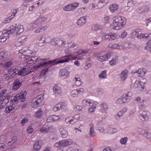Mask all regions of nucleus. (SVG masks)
Segmentation results:
<instances>
[{"mask_svg":"<svg viewBox=\"0 0 151 151\" xmlns=\"http://www.w3.org/2000/svg\"><path fill=\"white\" fill-rule=\"evenodd\" d=\"M127 35V33L126 31L123 32L121 34V37L122 38L125 37Z\"/></svg>","mask_w":151,"mask_h":151,"instance_id":"64","label":"nucleus"},{"mask_svg":"<svg viewBox=\"0 0 151 151\" xmlns=\"http://www.w3.org/2000/svg\"><path fill=\"white\" fill-rule=\"evenodd\" d=\"M99 77L101 79H105L107 78L106 71L104 70L99 75Z\"/></svg>","mask_w":151,"mask_h":151,"instance_id":"38","label":"nucleus"},{"mask_svg":"<svg viewBox=\"0 0 151 151\" xmlns=\"http://www.w3.org/2000/svg\"><path fill=\"white\" fill-rule=\"evenodd\" d=\"M65 53L66 55L64 56L60 60L55 59L49 61H45L39 63L37 66L38 68H40L41 66H43L44 68L41 71V73L43 75H45V73L49 70V67L50 66V64H57L60 63H63L65 62H68L73 60L76 59L75 57L73 58H70V57L73 55L71 53V50L68 48L66 49L65 50Z\"/></svg>","mask_w":151,"mask_h":151,"instance_id":"1","label":"nucleus"},{"mask_svg":"<svg viewBox=\"0 0 151 151\" xmlns=\"http://www.w3.org/2000/svg\"><path fill=\"white\" fill-rule=\"evenodd\" d=\"M33 131V128L32 127L31 124H30L28 128L27 132L29 134L32 132Z\"/></svg>","mask_w":151,"mask_h":151,"instance_id":"57","label":"nucleus"},{"mask_svg":"<svg viewBox=\"0 0 151 151\" xmlns=\"http://www.w3.org/2000/svg\"><path fill=\"white\" fill-rule=\"evenodd\" d=\"M43 114V111L41 109H38L34 115V116L37 118H41Z\"/></svg>","mask_w":151,"mask_h":151,"instance_id":"34","label":"nucleus"},{"mask_svg":"<svg viewBox=\"0 0 151 151\" xmlns=\"http://www.w3.org/2000/svg\"><path fill=\"white\" fill-rule=\"evenodd\" d=\"M132 95V93L131 91L127 92L124 93L121 96L122 99L123 104L128 103L131 99Z\"/></svg>","mask_w":151,"mask_h":151,"instance_id":"11","label":"nucleus"},{"mask_svg":"<svg viewBox=\"0 0 151 151\" xmlns=\"http://www.w3.org/2000/svg\"><path fill=\"white\" fill-rule=\"evenodd\" d=\"M147 46L145 47V49L146 50H149L150 48H151V40H149L147 43Z\"/></svg>","mask_w":151,"mask_h":151,"instance_id":"53","label":"nucleus"},{"mask_svg":"<svg viewBox=\"0 0 151 151\" xmlns=\"http://www.w3.org/2000/svg\"><path fill=\"white\" fill-rule=\"evenodd\" d=\"M53 90L54 93L56 94H60L62 92L61 88L57 85H55Z\"/></svg>","mask_w":151,"mask_h":151,"instance_id":"32","label":"nucleus"},{"mask_svg":"<svg viewBox=\"0 0 151 151\" xmlns=\"http://www.w3.org/2000/svg\"><path fill=\"white\" fill-rule=\"evenodd\" d=\"M24 31V27L23 25H19L17 26H11L8 29H5L0 32V41L4 42L7 39L10 35L13 33L16 35H19Z\"/></svg>","mask_w":151,"mask_h":151,"instance_id":"2","label":"nucleus"},{"mask_svg":"<svg viewBox=\"0 0 151 151\" xmlns=\"http://www.w3.org/2000/svg\"><path fill=\"white\" fill-rule=\"evenodd\" d=\"M128 1V5L129 6H126L124 8V10L128 11V10L129 9H130V11L132 10V8L130 7H129V6H132L134 5L135 4V2L133 1V0H127Z\"/></svg>","mask_w":151,"mask_h":151,"instance_id":"35","label":"nucleus"},{"mask_svg":"<svg viewBox=\"0 0 151 151\" xmlns=\"http://www.w3.org/2000/svg\"><path fill=\"white\" fill-rule=\"evenodd\" d=\"M8 96L7 95L5 97V98H4V97H3L1 98V99L2 100V101L1 103V104L3 106H5L9 102V100L8 99V98H6V97H7Z\"/></svg>","mask_w":151,"mask_h":151,"instance_id":"46","label":"nucleus"},{"mask_svg":"<svg viewBox=\"0 0 151 151\" xmlns=\"http://www.w3.org/2000/svg\"><path fill=\"white\" fill-rule=\"evenodd\" d=\"M127 46V43L125 42H123L122 43L119 42L117 44H110L108 46L110 48L119 49L121 47L123 49H126Z\"/></svg>","mask_w":151,"mask_h":151,"instance_id":"9","label":"nucleus"},{"mask_svg":"<svg viewBox=\"0 0 151 151\" xmlns=\"http://www.w3.org/2000/svg\"><path fill=\"white\" fill-rule=\"evenodd\" d=\"M110 53H108L103 56H98L97 57V60L101 62H103L107 60L110 57Z\"/></svg>","mask_w":151,"mask_h":151,"instance_id":"25","label":"nucleus"},{"mask_svg":"<svg viewBox=\"0 0 151 151\" xmlns=\"http://www.w3.org/2000/svg\"><path fill=\"white\" fill-rule=\"evenodd\" d=\"M66 104L64 102L56 104L53 108V110L54 111H57L66 106Z\"/></svg>","mask_w":151,"mask_h":151,"instance_id":"22","label":"nucleus"},{"mask_svg":"<svg viewBox=\"0 0 151 151\" xmlns=\"http://www.w3.org/2000/svg\"><path fill=\"white\" fill-rule=\"evenodd\" d=\"M134 111H130L129 114V116L130 118H132L134 117L135 116V114H134Z\"/></svg>","mask_w":151,"mask_h":151,"instance_id":"63","label":"nucleus"},{"mask_svg":"<svg viewBox=\"0 0 151 151\" xmlns=\"http://www.w3.org/2000/svg\"><path fill=\"white\" fill-rule=\"evenodd\" d=\"M38 42L39 43L38 45L40 46H41L43 45L42 44H43L45 42V38L42 37H40L38 40Z\"/></svg>","mask_w":151,"mask_h":151,"instance_id":"48","label":"nucleus"},{"mask_svg":"<svg viewBox=\"0 0 151 151\" xmlns=\"http://www.w3.org/2000/svg\"><path fill=\"white\" fill-rule=\"evenodd\" d=\"M47 17L46 16H41L36 20L32 22L28 26L29 28L30 29H34L38 27L39 25L42 24V22L46 21Z\"/></svg>","mask_w":151,"mask_h":151,"instance_id":"4","label":"nucleus"},{"mask_svg":"<svg viewBox=\"0 0 151 151\" xmlns=\"http://www.w3.org/2000/svg\"><path fill=\"white\" fill-rule=\"evenodd\" d=\"M13 63V62L11 61H9L5 62L4 64L3 65L1 64V65H2V67L3 66L4 68H8L12 65Z\"/></svg>","mask_w":151,"mask_h":151,"instance_id":"37","label":"nucleus"},{"mask_svg":"<svg viewBox=\"0 0 151 151\" xmlns=\"http://www.w3.org/2000/svg\"><path fill=\"white\" fill-rule=\"evenodd\" d=\"M72 142V141L71 139L63 140L55 143L54 146L56 148L64 147L71 145Z\"/></svg>","mask_w":151,"mask_h":151,"instance_id":"7","label":"nucleus"},{"mask_svg":"<svg viewBox=\"0 0 151 151\" xmlns=\"http://www.w3.org/2000/svg\"><path fill=\"white\" fill-rule=\"evenodd\" d=\"M101 28V27L99 24H96L93 25L91 28L92 30L96 31L98 29H100Z\"/></svg>","mask_w":151,"mask_h":151,"instance_id":"45","label":"nucleus"},{"mask_svg":"<svg viewBox=\"0 0 151 151\" xmlns=\"http://www.w3.org/2000/svg\"><path fill=\"white\" fill-rule=\"evenodd\" d=\"M19 70L16 68L13 67V75L14 76H15L17 74H19Z\"/></svg>","mask_w":151,"mask_h":151,"instance_id":"59","label":"nucleus"},{"mask_svg":"<svg viewBox=\"0 0 151 151\" xmlns=\"http://www.w3.org/2000/svg\"><path fill=\"white\" fill-rule=\"evenodd\" d=\"M123 115V114L120 111L116 114L115 115L114 118L116 119H118Z\"/></svg>","mask_w":151,"mask_h":151,"instance_id":"51","label":"nucleus"},{"mask_svg":"<svg viewBox=\"0 0 151 151\" xmlns=\"http://www.w3.org/2000/svg\"><path fill=\"white\" fill-rule=\"evenodd\" d=\"M18 9H14L12 12V13L11 14V15L10 16L12 17L13 18L16 15L17 13V11Z\"/></svg>","mask_w":151,"mask_h":151,"instance_id":"61","label":"nucleus"},{"mask_svg":"<svg viewBox=\"0 0 151 151\" xmlns=\"http://www.w3.org/2000/svg\"><path fill=\"white\" fill-rule=\"evenodd\" d=\"M89 135L91 137H92L96 135V133L95 131L94 125L92 123H91L89 125Z\"/></svg>","mask_w":151,"mask_h":151,"instance_id":"30","label":"nucleus"},{"mask_svg":"<svg viewBox=\"0 0 151 151\" xmlns=\"http://www.w3.org/2000/svg\"><path fill=\"white\" fill-rule=\"evenodd\" d=\"M136 132L139 134H142L144 136L145 133L147 132V130H143L141 128H139L137 129Z\"/></svg>","mask_w":151,"mask_h":151,"instance_id":"40","label":"nucleus"},{"mask_svg":"<svg viewBox=\"0 0 151 151\" xmlns=\"http://www.w3.org/2000/svg\"><path fill=\"white\" fill-rule=\"evenodd\" d=\"M150 113L148 111H143L138 114L139 118L142 121H147L150 116Z\"/></svg>","mask_w":151,"mask_h":151,"instance_id":"10","label":"nucleus"},{"mask_svg":"<svg viewBox=\"0 0 151 151\" xmlns=\"http://www.w3.org/2000/svg\"><path fill=\"white\" fill-rule=\"evenodd\" d=\"M27 37L26 35L23 36L18 39L17 41L16 42L17 45L18 43L19 44L17 46L23 44L25 42L27 41Z\"/></svg>","mask_w":151,"mask_h":151,"instance_id":"27","label":"nucleus"},{"mask_svg":"<svg viewBox=\"0 0 151 151\" xmlns=\"http://www.w3.org/2000/svg\"><path fill=\"white\" fill-rule=\"evenodd\" d=\"M105 5L103 4L102 2L100 0H99L97 3V6L98 7V9H101L104 7Z\"/></svg>","mask_w":151,"mask_h":151,"instance_id":"54","label":"nucleus"},{"mask_svg":"<svg viewBox=\"0 0 151 151\" xmlns=\"http://www.w3.org/2000/svg\"><path fill=\"white\" fill-rule=\"evenodd\" d=\"M70 4H71L72 8L73 10L78 6L79 4L78 2H76Z\"/></svg>","mask_w":151,"mask_h":151,"instance_id":"56","label":"nucleus"},{"mask_svg":"<svg viewBox=\"0 0 151 151\" xmlns=\"http://www.w3.org/2000/svg\"><path fill=\"white\" fill-rule=\"evenodd\" d=\"M42 140H38L36 141L33 144V149L35 151L39 150L42 146Z\"/></svg>","mask_w":151,"mask_h":151,"instance_id":"19","label":"nucleus"},{"mask_svg":"<svg viewBox=\"0 0 151 151\" xmlns=\"http://www.w3.org/2000/svg\"><path fill=\"white\" fill-rule=\"evenodd\" d=\"M113 19L114 22L111 26L116 30H119L123 27L127 22L126 19L122 16H116L113 17Z\"/></svg>","mask_w":151,"mask_h":151,"instance_id":"3","label":"nucleus"},{"mask_svg":"<svg viewBox=\"0 0 151 151\" xmlns=\"http://www.w3.org/2000/svg\"><path fill=\"white\" fill-rule=\"evenodd\" d=\"M134 74L137 73L139 74V76H143L146 73V69L145 68H140L137 71L134 72Z\"/></svg>","mask_w":151,"mask_h":151,"instance_id":"31","label":"nucleus"},{"mask_svg":"<svg viewBox=\"0 0 151 151\" xmlns=\"http://www.w3.org/2000/svg\"><path fill=\"white\" fill-rule=\"evenodd\" d=\"M119 7V5L116 4H111L109 8V11L111 13H114L117 11Z\"/></svg>","mask_w":151,"mask_h":151,"instance_id":"26","label":"nucleus"},{"mask_svg":"<svg viewBox=\"0 0 151 151\" xmlns=\"http://www.w3.org/2000/svg\"><path fill=\"white\" fill-rule=\"evenodd\" d=\"M59 131L60 133L61 137L63 138H66L68 135V132L67 131L63 128H60Z\"/></svg>","mask_w":151,"mask_h":151,"instance_id":"33","label":"nucleus"},{"mask_svg":"<svg viewBox=\"0 0 151 151\" xmlns=\"http://www.w3.org/2000/svg\"><path fill=\"white\" fill-rule=\"evenodd\" d=\"M139 107L141 109L145 108L146 106V103L145 101L144 100H142L138 104Z\"/></svg>","mask_w":151,"mask_h":151,"instance_id":"41","label":"nucleus"},{"mask_svg":"<svg viewBox=\"0 0 151 151\" xmlns=\"http://www.w3.org/2000/svg\"><path fill=\"white\" fill-rule=\"evenodd\" d=\"M74 83L75 85L77 86H80L82 84V82L79 78L75 77L74 78Z\"/></svg>","mask_w":151,"mask_h":151,"instance_id":"39","label":"nucleus"},{"mask_svg":"<svg viewBox=\"0 0 151 151\" xmlns=\"http://www.w3.org/2000/svg\"><path fill=\"white\" fill-rule=\"evenodd\" d=\"M88 8L90 10L98 9V7L97 6V5H96V4L94 3L90 4L88 7Z\"/></svg>","mask_w":151,"mask_h":151,"instance_id":"44","label":"nucleus"},{"mask_svg":"<svg viewBox=\"0 0 151 151\" xmlns=\"http://www.w3.org/2000/svg\"><path fill=\"white\" fill-rule=\"evenodd\" d=\"M128 73V71L127 69H125L122 71L119 75L121 80L122 81L125 80L127 77Z\"/></svg>","mask_w":151,"mask_h":151,"instance_id":"29","label":"nucleus"},{"mask_svg":"<svg viewBox=\"0 0 151 151\" xmlns=\"http://www.w3.org/2000/svg\"><path fill=\"white\" fill-rule=\"evenodd\" d=\"M13 18L10 16L6 19L4 21V22L5 24L9 22Z\"/></svg>","mask_w":151,"mask_h":151,"instance_id":"60","label":"nucleus"},{"mask_svg":"<svg viewBox=\"0 0 151 151\" xmlns=\"http://www.w3.org/2000/svg\"><path fill=\"white\" fill-rule=\"evenodd\" d=\"M68 67H65V68L60 70L59 75L63 78H65L70 76V72L68 70Z\"/></svg>","mask_w":151,"mask_h":151,"instance_id":"13","label":"nucleus"},{"mask_svg":"<svg viewBox=\"0 0 151 151\" xmlns=\"http://www.w3.org/2000/svg\"><path fill=\"white\" fill-rule=\"evenodd\" d=\"M63 10L65 11H70L73 10L70 4H68L65 6L63 8Z\"/></svg>","mask_w":151,"mask_h":151,"instance_id":"42","label":"nucleus"},{"mask_svg":"<svg viewBox=\"0 0 151 151\" xmlns=\"http://www.w3.org/2000/svg\"><path fill=\"white\" fill-rule=\"evenodd\" d=\"M84 90V89L83 88L74 90L71 92V96L73 97H77L78 94L83 93Z\"/></svg>","mask_w":151,"mask_h":151,"instance_id":"20","label":"nucleus"},{"mask_svg":"<svg viewBox=\"0 0 151 151\" xmlns=\"http://www.w3.org/2000/svg\"><path fill=\"white\" fill-rule=\"evenodd\" d=\"M151 34H145L141 33H138L137 37L138 39H150L151 38Z\"/></svg>","mask_w":151,"mask_h":151,"instance_id":"24","label":"nucleus"},{"mask_svg":"<svg viewBox=\"0 0 151 151\" xmlns=\"http://www.w3.org/2000/svg\"><path fill=\"white\" fill-rule=\"evenodd\" d=\"M27 94V92L26 91L21 92L14 96L13 99L11 100V102L13 103L19 101L21 102H24L26 99Z\"/></svg>","mask_w":151,"mask_h":151,"instance_id":"6","label":"nucleus"},{"mask_svg":"<svg viewBox=\"0 0 151 151\" xmlns=\"http://www.w3.org/2000/svg\"><path fill=\"white\" fill-rule=\"evenodd\" d=\"M87 20L85 17H83L79 18L77 21L76 24L82 27L86 23Z\"/></svg>","mask_w":151,"mask_h":151,"instance_id":"23","label":"nucleus"},{"mask_svg":"<svg viewBox=\"0 0 151 151\" xmlns=\"http://www.w3.org/2000/svg\"><path fill=\"white\" fill-rule=\"evenodd\" d=\"M141 12H147L149 11L150 10V8H149L148 6H145L142 7L141 8Z\"/></svg>","mask_w":151,"mask_h":151,"instance_id":"49","label":"nucleus"},{"mask_svg":"<svg viewBox=\"0 0 151 151\" xmlns=\"http://www.w3.org/2000/svg\"><path fill=\"white\" fill-rule=\"evenodd\" d=\"M127 138L126 137L122 138L120 140V142L122 144L124 145L127 142Z\"/></svg>","mask_w":151,"mask_h":151,"instance_id":"55","label":"nucleus"},{"mask_svg":"<svg viewBox=\"0 0 151 151\" xmlns=\"http://www.w3.org/2000/svg\"><path fill=\"white\" fill-rule=\"evenodd\" d=\"M47 28L46 26H42L38 27L34 31V32L36 33H38L42 32Z\"/></svg>","mask_w":151,"mask_h":151,"instance_id":"36","label":"nucleus"},{"mask_svg":"<svg viewBox=\"0 0 151 151\" xmlns=\"http://www.w3.org/2000/svg\"><path fill=\"white\" fill-rule=\"evenodd\" d=\"M117 130L116 128H110L107 131L109 133L112 134L116 132Z\"/></svg>","mask_w":151,"mask_h":151,"instance_id":"50","label":"nucleus"},{"mask_svg":"<svg viewBox=\"0 0 151 151\" xmlns=\"http://www.w3.org/2000/svg\"><path fill=\"white\" fill-rule=\"evenodd\" d=\"M146 82V79L142 78L140 81L136 80L132 85V87L134 88H137L139 90L141 91L144 89L145 84Z\"/></svg>","mask_w":151,"mask_h":151,"instance_id":"5","label":"nucleus"},{"mask_svg":"<svg viewBox=\"0 0 151 151\" xmlns=\"http://www.w3.org/2000/svg\"><path fill=\"white\" fill-rule=\"evenodd\" d=\"M43 97L42 95H39L33 99L32 101L31 106L32 108H35L37 107L42 101Z\"/></svg>","mask_w":151,"mask_h":151,"instance_id":"8","label":"nucleus"},{"mask_svg":"<svg viewBox=\"0 0 151 151\" xmlns=\"http://www.w3.org/2000/svg\"><path fill=\"white\" fill-rule=\"evenodd\" d=\"M61 116V115L57 116L55 115H51L49 116L47 118V121L48 123L55 122L59 120Z\"/></svg>","mask_w":151,"mask_h":151,"instance_id":"21","label":"nucleus"},{"mask_svg":"<svg viewBox=\"0 0 151 151\" xmlns=\"http://www.w3.org/2000/svg\"><path fill=\"white\" fill-rule=\"evenodd\" d=\"M22 83V81L19 78L16 79L14 81L12 85V89L13 91H16L21 86Z\"/></svg>","mask_w":151,"mask_h":151,"instance_id":"15","label":"nucleus"},{"mask_svg":"<svg viewBox=\"0 0 151 151\" xmlns=\"http://www.w3.org/2000/svg\"><path fill=\"white\" fill-rule=\"evenodd\" d=\"M14 108V107L12 106H8L5 109L6 112L7 113H9L13 110Z\"/></svg>","mask_w":151,"mask_h":151,"instance_id":"47","label":"nucleus"},{"mask_svg":"<svg viewBox=\"0 0 151 151\" xmlns=\"http://www.w3.org/2000/svg\"><path fill=\"white\" fill-rule=\"evenodd\" d=\"M118 38V35L116 33H110L106 34L102 37L103 40H109L110 41H113L116 39Z\"/></svg>","mask_w":151,"mask_h":151,"instance_id":"12","label":"nucleus"},{"mask_svg":"<svg viewBox=\"0 0 151 151\" xmlns=\"http://www.w3.org/2000/svg\"><path fill=\"white\" fill-rule=\"evenodd\" d=\"M51 128V127L48 126H47L46 127H43L40 129V131L42 132L45 133L47 132Z\"/></svg>","mask_w":151,"mask_h":151,"instance_id":"43","label":"nucleus"},{"mask_svg":"<svg viewBox=\"0 0 151 151\" xmlns=\"http://www.w3.org/2000/svg\"><path fill=\"white\" fill-rule=\"evenodd\" d=\"M100 111L102 113L105 112L108 109L107 104L105 102H103L99 105Z\"/></svg>","mask_w":151,"mask_h":151,"instance_id":"28","label":"nucleus"},{"mask_svg":"<svg viewBox=\"0 0 151 151\" xmlns=\"http://www.w3.org/2000/svg\"><path fill=\"white\" fill-rule=\"evenodd\" d=\"M144 136L147 138L151 139V132H148L147 130V132L145 133Z\"/></svg>","mask_w":151,"mask_h":151,"instance_id":"58","label":"nucleus"},{"mask_svg":"<svg viewBox=\"0 0 151 151\" xmlns=\"http://www.w3.org/2000/svg\"><path fill=\"white\" fill-rule=\"evenodd\" d=\"M32 72L30 68H23L20 69L18 75L22 76L26 75Z\"/></svg>","mask_w":151,"mask_h":151,"instance_id":"18","label":"nucleus"},{"mask_svg":"<svg viewBox=\"0 0 151 151\" xmlns=\"http://www.w3.org/2000/svg\"><path fill=\"white\" fill-rule=\"evenodd\" d=\"M117 60L116 58L112 59L110 61L109 64L111 65H115L117 63Z\"/></svg>","mask_w":151,"mask_h":151,"instance_id":"52","label":"nucleus"},{"mask_svg":"<svg viewBox=\"0 0 151 151\" xmlns=\"http://www.w3.org/2000/svg\"><path fill=\"white\" fill-rule=\"evenodd\" d=\"M51 43L59 47H62L65 45V42L62 39L57 38L52 40Z\"/></svg>","mask_w":151,"mask_h":151,"instance_id":"17","label":"nucleus"},{"mask_svg":"<svg viewBox=\"0 0 151 151\" xmlns=\"http://www.w3.org/2000/svg\"><path fill=\"white\" fill-rule=\"evenodd\" d=\"M82 104L84 105L91 106L93 105H97L98 103L97 101H94L93 100L90 99H86L82 101Z\"/></svg>","mask_w":151,"mask_h":151,"instance_id":"16","label":"nucleus"},{"mask_svg":"<svg viewBox=\"0 0 151 151\" xmlns=\"http://www.w3.org/2000/svg\"><path fill=\"white\" fill-rule=\"evenodd\" d=\"M79 118V115L76 114L74 116L67 118L65 119V122L68 124H73L77 122Z\"/></svg>","mask_w":151,"mask_h":151,"instance_id":"14","label":"nucleus"},{"mask_svg":"<svg viewBox=\"0 0 151 151\" xmlns=\"http://www.w3.org/2000/svg\"><path fill=\"white\" fill-rule=\"evenodd\" d=\"M28 120V119L27 118H24L22 119L21 122V124L22 126H24V124L26 123Z\"/></svg>","mask_w":151,"mask_h":151,"instance_id":"62","label":"nucleus"}]
</instances>
